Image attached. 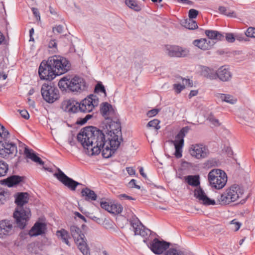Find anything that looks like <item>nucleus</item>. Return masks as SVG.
Masks as SVG:
<instances>
[{
	"label": "nucleus",
	"instance_id": "1",
	"mask_svg": "<svg viewBox=\"0 0 255 255\" xmlns=\"http://www.w3.org/2000/svg\"><path fill=\"white\" fill-rule=\"evenodd\" d=\"M77 139L89 155L99 154L102 151L103 156L111 157L118 148H115L110 140H105L103 132L93 127H87L82 129L77 135Z\"/></svg>",
	"mask_w": 255,
	"mask_h": 255
},
{
	"label": "nucleus",
	"instance_id": "2",
	"mask_svg": "<svg viewBox=\"0 0 255 255\" xmlns=\"http://www.w3.org/2000/svg\"><path fill=\"white\" fill-rule=\"evenodd\" d=\"M244 193V190L242 187L234 184L227 188L218 198L216 202L214 200L209 198L200 187H197L194 190V196L200 203L205 205H229L242 198Z\"/></svg>",
	"mask_w": 255,
	"mask_h": 255
},
{
	"label": "nucleus",
	"instance_id": "3",
	"mask_svg": "<svg viewBox=\"0 0 255 255\" xmlns=\"http://www.w3.org/2000/svg\"><path fill=\"white\" fill-rule=\"evenodd\" d=\"M28 200L29 195L26 192L19 193L15 197V203L17 207L13 216L17 227L21 229L26 227L31 215L30 209L25 206Z\"/></svg>",
	"mask_w": 255,
	"mask_h": 255
},
{
	"label": "nucleus",
	"instance_id": "4",
	"mask_svg": "<svg viewBox=\"0 0 255 255\" xmlns=\"http://www.w3.org/2000/svg\"><path fill=\"white\" fill-rule=\"evenodd\" d=\"M98 104V98L95 95H90L80 103L76 102L74 100L65 101L62 104V108L66 112L71 113H89L92 112Z\"/></svg>",
	"mask_w": 255,
	"mask_h": 255
},
{
	"label": "nucleus",
	"instance_id": "5",
	"mask_svg": "<svg viewBox=\"0 0 255 255\" xmlns=\"http://www.w3.org/2000/svg\"><path fill=\"white\" fill-rule=\"evenodd\" d=\"M58 86L62 90L68 89L72 92H80L86 89V83L81 77L66 75L59 80Z\"/></svg>",
	"mask_w": 255,
	"mask_h": 255
},
{
	"label": "nucleus",
	"instance_id": "6",
	"mask_svg": "<svg viewBox=\"0 0 255 255\" xmlns=\"http://www.w3.org/2000/svg\"><path fill=\"white\" fill-rule=\"evenodd\" d=\"M48 58L49 66L54 69L57 75L64 74L70 70L71 63L66 58L60 55H54Z\"/></svg>",
	"mask_w": 255,
	"mask_h": 255
},
{
	"label": "nucleus",
	"instance_id": "7",
	"mask_svg": "<svg viewBox=\"0 0 255 255\" xmlns=\"http://www.w3.org/2000/svg\"><path fill=\"white\" fill-rule=\"evenodd\" d=\"M108 140L113 147L118 148L122 140L121 124L120 122L111 121L106 126Z\"/></svg>",
	"mask_w": 255,
	"mask_h": 255
},
{
	"label": "nucleus",
	"instance_id": "8",
	"mask_svg": "<svg viewBox=\"0 0 255 255\" xmlns=\"http://www.w3.org/2000/svg\"><path fill=\"white\" fill-rule=\"evenodd\" d=\"M70 233L75 243L79 250L84 255H90L89 248L87 244V240L81 229L76 226L70 227Z\"/></svg>",
	"mask_w": 255,
	"mask_h": 255
},
{
	"label": "nucleus",
	"instance_id": "9",
	"mask_svg": "<svg viewBox=\"0 0 255 255\" xmlns=\"http://www.w3.org/2000/svg\"><path fill=\"white\" fill-rule=\"evenodd\" d=\"M208 178L211 186L216 189H222L227 182L226 173L219 169H214L210 171Z\"/></svg>",
	"mask_w": 255,
	"mask_h": 255
},
{
	"label": "nucleus",
	"instance_id": "10",
	"mask_svg": "<svg viewBox=\"0 0 255 255\" xmlns=\"http://www.w3.org/2000/svg\"><path fill=\"white\" fill-rule=\"evenodd\" d=\"M41 93L43 99L49 103H53L59 97V90L52 83L43 84Z\"/></svg>",
	"mask_w": 255,
	"mask_h": 255
},
{
	"label": "nucleus",
	"instance_id": "11",
	"mask_svg": "<svg viewBox=\"0 0 255 255\" xmlns=\"http://www.w3.org/2000/svg\"><path fill=\"white\" fill-rule=\"evenodd\" d=\"M188 152L192 157L197 159L206 158L210 154V151L207 146L201 143L191 145L189 147Z\"/></svg>",
	"mask_w": 255,
	"mask_h": 255
},
{
	"label": "nucleus",
	"instance_id": "12",
	"mask_svg": "<svg viewBox=\"0 0 255 255\" xmlns=\"http://www.w3.org/2000/svg\"><path fill=\"white\" fill-rule=\"evenodd\" d=\"M38 73L41 79L52 80L57 76L54 69L49 66V58L46 62L42 61L39 67Z\"/></svg>",
	"mask_w": 255,
	"mask_h": 255
},
{
	"label": "nucleus",
	"instance_id": "13",
	"mask_svg": "<svg viewBox=\"0 0 255 255\" xmlns=\"http://www.w3.org/2000/svg\"><path fill=\"white\" fill-rule=\"evenodd\" d=\"M6 138L0 141V156L3 158L7 157L9 155H16L17 147L14 143L7 141Z\"/></svg>",
	"mask_w": 255,
	"mask_h": 255
},
{
	"label": "nucleus",
	"instance_id": "14",
	"mask_svg": "<svg viewBox=\"0 0 255 255\" xmlns=\"http://www.w3.org/2000/svg\"><path fill=\"white\" fill-rule=\"evenodd\" d=\"M54 176L63 185L72 191H75L77 186L80 184L79 182L66 175L60 169H58V172L55 173Z\"/></svg>",
	"mask_w": 255,
	"mask_h": 255
},
{
	"label": "nucleus",
	"instance_id": "15",
	"mask_svg": "<svg viewBox=\"0 0 255 255\" xmlns=\"http://www.w3.org/2000/svg\"><path fill=\"white\" fill-rule=\"evenodd\" d=\"M165 52L169 56L175 57H185L189 54L187 48L176 45L166 46Z\"/></svg>",
	"mask_w": 255,
	"mask_h": 255
},
{
	"label": "nucleus",
	"instance_id": "16",
	"mask_svg": "<svg viewBox=\"0 0 255 255\" xmlns=\"http://www.w3.org/2000/svg\"><path fill=\"white\" fill-rule=\"evenodd\" d=\"M169 243L164 241H160L157 239H154L148 245L152 252L156 255H160L163 253L169 248Z\"/></svg>",
	"mask_w": 255,
	"mask_h": 255
},
{
	"label": "nucleus",
	"instance_id": "17",
	"mask_svg": "<svg viewBox=\"0 0 255 255\" xmlns=\"http://www.w3.org/2000/svg\"><path fill=\"white\" fill-rule=\"evenodd\" d=\"M14 232V227L11 221L3 220L0 221V238L5 239Z\"/></svg>",
	"mask_w": 255,
	"mask_h": 255
},
{
	"label": "nucleus",
	"instance_id": "18",
	"mask_svg": "<svg viewBox=\"0 0 255 255\" xmlns=\"http://www.w3.org/2000/svg\"><path fill=\"white\" fill-rule=\"evenodd\" d=\"M183 131V129L177 135L175 140L173 141L175 148L174 155L178 158L181 157L182 156V147L184 144Z\"/></svg>",
	"mask_w": 255,
	"mask_h": 255
},
{
	"label": "nucleus",
	"instance_id": "19",
	"mask_svg": "<svg viewBox=\"0 0 255 255\" xmlns=\"http://www.w3.org/2000/svg\"><path fill=\"white\" fill-rule=\"evenodd\" d=\"M46 225L45 223L36 222L29 231L28 234L31 237H35L45 233Z\"/></svg>",
	"mask_w": 255,
	"mask_h": 255
},
{
	"label": "nucleus",
	"instance_id": "20",
	"mask_svg": "<svg viewBox=\"0 0 255 255\" xmlns=\"http://www.w3.org/2000/svg\"><path fill=\"white\" fill-rule=\"evenodd\" d=\"M216 79L219 78L221 81L227 82L231 80L232 74L228 68L222 66L217 70Z\"/></svg>",
	"mask_w": 255,
	"mask_h": 255
},
{
	"label": "nucleus",
	"instance_id": "21",
	"mask_svg": "<svg viewBox=\"0 0 255 255\" xmlns=\"http://www.w3.org/2000/svg\"><path fill=\"white\" fill-rule=\"evenodd\" d=\"M215 43L206 38L196 39L193 42L194 45L203 50L210 49Z\"/></svg>",
	"mask_w": 255,
	"mask_h": 255
},
{
	"label": "nucleus",
	"instance_id": "22",
	"mask_svg": "<svg viewBox=\"0 0 255 255\" xmlns=\"http://www.w3.org/2000/svg\"><path fill=\"white\" fill-rule=\"evenodd\" d=\"M20 146L24 149V153L26 157L31 159L33 161L38 163L40 165H43L44 162L40 158L36 156V155L33 152L32 150H30L25 145V144L20 143Z\"/></svg>",
	"mask_w": 255,
	"mask_h": 255
},
{
	"label": "nucleus",
	"instance_id": "23",
	"mask_svg": "<svg viewBox=\"0 0 255 255\" xmlns=\"http://www.w3.org/2000/svg\"><path fill=\"white\" fill-rule=\"evenodd\" d=\"M200 68L202 76L211 80L216 79L217 71L204 66H201Z\"/></svg>",
	"mask_w": 255,
	"mask_h": 255
},
{
	"label": "nucleus",
	"instance_id": "24",
	"mask_svg": "<svg viewBox=\"0 0 255 255\" xmlns=\"http://www.w3.org/2000/svg\"><path fill=\"white\" fill-rule=\"evenodd\" d=\"M215 97L222 102H225L228 104L234 105L237 102V99L232 95L230 94H225L222 93H216Z\"/></svg>",
	"mask_w": 255,
	"mask_h": 255
},
{
	"label": "nucleus",
	"instance_id": "25",
	"mask_svg": "<svg viewBox=\"0 0 255 255\" xmlns=\"http://www.w3.org/2000/svg\"><path fill=\"white\" fill-rule=\"evenodd\" d=\"M205 33L209 39V40H210L211 41L215 42V40H222L224 38L223 35H222L221 33L216 30H206L205 31Z\"/></svg>",
	"mask_w": 255,
	"mask_h": 255
},
{
	"label": "nucleus",
	"instance_id": "26",
	"mask_svg": "<svg viewBox=\"0 0 255 255\" xmlns=\"http://www.w3.org/2000/svg\"><path fill=\"white\" fill-rule=\"evenodd\" d=\"M101 113L106 119H110L111 115L113 113L112 106L108 103H105L101 107Z\"/></svg>",
	"mask_w": 255,
	"mask_h": 255
},
{
	"label": "nucleus",
	"instance_id": "27",
	"mask_svg": "<svg viewBox=\"0 0 255 255\" xmlns=\"http://www.w3.org/2000/svg\"><path fill=\"white\" fill-rule=\"evenodd\" d=\"M56 235L63 243L70 246V244L69 242L70 237L67 231L64 229L58 231H57Z\"/></svg>",
	"mask_w": 255,
	"mask_h": 255
},
{
	"label": "nucleus",
	"instance_id": "28",
	"mask_svg": "<svg viewBox=\"0 0 255 255\" xmlns=\"http://www.w3.org/2000/svg\"><path fill=\"white\" fill-rule=\"evenodd\" d=\"M81 194L83 196L86 197V200H90L95 201L97 199V195L94 191L90 190L88 188L83 189L81 191Z\"/></svg>",
	"mask_w": 255,
	"mask_h": 255
},
{
	"label": "nucleus",
	"instance_id": "29",
	"mask_svg": "<svg viewBox=\"0 0 255 255\" xmlns=\"http://www.w3.org/2000/svg\"><path fill=\"white\" fill-rule=\"evenodd\" d=\"M185 178L190 185L197 186L200 184L199 176L198 175H189L185 177Z\"/></svg>",
	"mask_w": 255,
	"mask_h": 255
},
{
	"label": "nucleus",
	"instance_id": "30",
	"mask_svg": "<svg viewBox=\"0 0 255 255\" xmlns=\"http://www.w3.org/2000/svg\"><path fill=\"white\" fill-rule=\"evenodd\" d=\"M22 180V177L18 176H12L6 179L5 184L8 187L19 183Z\"/></svg>",
	"mask_w": 255,
	"mask_h": 255
},
{
	"label": "nucleus",
	"instance_id": "31",
	"mask_svg": "<svg viewBox=\"0 0 255 255\" xmlns=\"http://www.w3.org/2000/svg\"><path fill=\"white\" fill-rule=\"evenodd\" d=\"M182 25L186 28L189 29H195L198 27L196 21L193 19H185L182 23Z\"/></svg>",
	"mask_w": 255,
	"mask_h": 255
},
{
	"label": "nucleus",
	"instance_id": "32",
	"mask_svg": "<svg viewBox=\"0 0 255 255\" xmlns=\"http://www.w3.org/2000/svg\"><path fill=\"white\" fill-rule=\"evenodd\" d=\"M122 211L123 207L121 204L111 202L110 212L109 213L114 214H119L121 213Z\"/></svg>",
	"mask_w": 255,
	"mask_h": 255
},
{
	"label": "nucleus",
	"instance_id": "33",
	"mask_svg": "<svg viewBox=\"0 0 255 255\" xmlns=\"http://www.w3.org/2000/svg\"><path fill=\"white\" fill-rule=\"evenodd\" d=\"M218 9L220 13L228 16L234 17L237 16L236 13L234 11L231 10V9L227 8L225 6H220Z\"/></svg>",
	"mask_w": 255,
	"mask_h": 255
},
{
	"label": "nucleus",
	"instance_id": "34",
	"mask_svg": "<svg viewBox=\"0 0 255 255\" xmlns=\"http://www.w3.org/2000/svg\"><path fill=\"white\" fill-rule=\"evenodd\" d=\"M125 3L128 7L135 11H139L141 8L135 0H126Z\"/></svg>",
	"mask_w": 255,
	"mask_h": 255
},
{
	"label": "nucleus",
	"instance_id": "35",
	"mask_svg": "<svg viewBox=\"0 0 255 255\" xmlns=\"http://www.w3.org/2000/svg\"><path fill=\"white\" fill-rule=\"evenodd\" d=\"M8 169V164L4 161L0 159V177L5 176Z\"/></svg>",
	"mask_w": 255,
	"mask_h": 255
},
{
	"label": "nucleus",
	"instance_id": "36",
	"mask_svg": "<svg viewBox=\"0 0 255 255\" xmlns=\"http://www.w3.org/2000/svg\"><path fill=\"white\" fill-rule=\"evenodd\" d=\"M140 230L139 232H137V230L135 231V235H140L142 237H147L150 233V230L145 228L142 224H139Z\"/></svg>",
	"mask_w": 255,
	"mask_h": 255
},
{
	"label": "nucleus",
	"instance_id": "37",
	"mask_svg": "<svg viewBox=\"0 0 255 255\" xmlns=\"http://www.w3.org/2000/svg\"><path fill=\"white\" fill-rule=\"evenodd\" d=\"M241 225L242 224L236 219L233 220L230 222V229L235 232H237L239 230Z\"/></svg>",
	"mask_w": 255,
	"mask_h": 255
},
{
	"label": "nucleus",
	"instance_id": "38",
	"mask_svg": "<svg viewBox=\"0 0 255 255\" xmlns=\"http://www.w3.org/2000/svg\"><path fill=\"white\" fill-rule=\"evenodd\" d=\"M160 121L157 119H154L148 122L147 125V127H151L154 128L156 130H158L160 128L159 126Z\"/></svg>",
	"mask_w": 255,
	"mask_h": 255
},
{
	"label": "nucleus",
	"instance_id": "39",
	"mask_svg": "<svg viewBox=\"0 0 255 255\" xmlns=\"http://www.w3.org/2000/svg\"><path fill=\"white\" fill-rule=\"evenodd\" d=\"M207 120L209 121L211 124L215 127H219L221 126V123H220L219 121L213 115H210L207 118Z\"/></svg>",
	"mask_w": 255,
	"mask_h": 255
},
{
	"label": "nucleus",
	"instance_id": "40",
	"mask_svg": "<svg viewBox=\"0 0 255 255\" xmlns=\"http://www.w3.org/2000/svg\"><path fill=\"white\" fill-rule=\"evenodd\" d=\"M164 255H185V254L181 251L175 249H170L165 253Z\"/></svg>",
	"mask_w": 255,
	"mask_h": 255
},
{
	"label": "nucleus",
	"instance_id": "41",
	"mask_svg": "<svg viewBox=\"0 0 255 255\" xmlns=\"http://www.w3.org/2000/svg\"><path fill=\"white\" fill-rule=\"evenodd\" d=\"M8 196V194L3 190L0 189V204H4L6 198Z\"/></svg>",
	"mask_w": 255,
	"mask_h": 255
},
{
	"label": "nucleus",
	"instance_id": "42",
	"mask_svg": "<svg viewBox=\"0 0 255 255\" xmlns=\"http://www.w3.org/2000/svg\"><path fill=\"white\" fill-rule=\"evenodd\" d=\"M179 80H181L182 81V85L184 86V88L185 87H192L193 86V83L189 79L183 78L182 77L179 78Z\"/></svg>",
	"mask_w": 255,
	"mask_h": 255
},
{
	"label": "nucleus",
	"instance_id": "43",
	"mask_svg": "<svg viewBox=\"0 0 255 255\" xmlns=\"http://www.w3.org/2000/svg\"><path fill=\"white\" fill-rule=\"evenodd\" d=\"M245 34L247 37L255 38V28L253 27H249L245 32Z\"/></svg>",
	"mask_w": 255,
	"mask_h": 255
},
{
	"label": "nucleus",
	"instance_id": "44",
	"mask_svg": "<svg viewBox=\"0 0 255 255\" xmlns=\"http://www.w3.org/2000/svg\"><path fill=\"white\" fill-rule=\"evenodd\" d=\"M8 131L5 129L4 127L0 124V136L5 139L8 137Z\"/></svg>",
	"mask_w": 255,
	"mask_h": 255
},
{
	"label": "nucleus",
	"instance_id": "45",
	"mask_svg": "<svg viewBox=\"0 0 255 255\" xmlns=\"http://www.w3.org/2000/svg\"><path fill=\"white\" fill-rule=\"evenodd\" d=\"M111 203H109L106 201H101L100 206L102 208L107 211L108 212H110Z\"/></svg>",
	"mask_w": 255,
	"mask_h": 255
},
{
	"label": "nucleus",
	"instance_id": "46",
	"mask_svg": "<svg viewBox=\"0 0 255 255\" xmlns=\"http://www.w3.org/2000/svg\"><path fill=\"white\" fill-rule=\"evenodd\" d=\"M131 224L133 228L134 234H135V231L137 230V232H139L140 230V227L139 224H142L138 220L132 221Z\"/></svg>",
	"mask_w": 255,
	"mask_h": 255
},
{
	"label": "nucleus",
	"instance_id": "47",
	"mask_svg": "<svg viewBox=\"0 0 255 255\" xmlns=\"http://www.w3.org/2000/svg\"><path fill=\"white\" fill-rule=\"evenodd\" d=\"M179 83L178 84H174L173 85V89L177 94L180 93L181 91L184 89V86L182 85L179 81Z\"/></svg>",
	"mask_w": 255,
	"mask_h": 255
},
{
	"label": "nucleus",
	"instance_id": "48",
	"mask_svg": "<svg viewBox=\"0 0 255 255\" xmlns=\"http://www.w3.org/2000/svg\"><path fill=\"white\" fill-rule=\"evenodd\" d=\"M198 14V11L194 9H191L189 11V19H193L195 18Z\"/></svg>",
	"mask_w": 255,
	"mask_h": 255
},
{
	"label": "nucleus",
	"instance_id": "49",
	"mask_svg": "<svg viewBox=\"0 0 255 255\" xmlns=\"http://www.w3.org/2000/svg\"><path fill=\"white\" fill-rule=\"evenodd\" d=\"M226 39L228 42L232 43L235 41L236 38L233 33H228L226 34Z\"/></svg>",
	"mask_w": 255,
	"mask_h": 255
},
{
	"label": "nucleus",
	"instance_id": "50",
	"mask_svg": "<svg viewBox=\"0 0 255 255\" xmlns=\"http://www.w3.org/2000/svg\"><path fill=\"white\" fill-rule=\"evenodd\" d=\"M92 117V115H87L86 116V117L83 118V119H81L80 121H78L77 122V123L80 124V125H84V124H85L89 119H90Z\"/></svg>",
	"mask_w": 255,
	"mask_h": 255
},
{
	"label": "nucleus",
	"instance_id": "51",
	"mask_svg": "<svg viewBox=\"0 0 255 255\" xmlns=\"http://www.w3.org/2000/svg\"><path fill=\"white\" fill-rule=\"evenodd\" d=\"M159 112V110L157 109H154L149 111L147 113V116L148 117H152L156 115Z\"/></svg>",
	"mask_w": 255,
	"mask_h": 255
},
{
	"label": "nucleus",
	"instance_id": "52",
	"mask_svg": "<svg viewBox=\"0 0 255 255\" xmlns=\"http://www.w3.org/2000/svg\"><path fill=\"white\" fill-rule=\"evenodd\" d=\"M63 27L62 25H57L53 28V31L54 32H57L58 33H61L63 31Z\"/></svg>",
	"mask_w": 255,
	"mask_h": 255
},
{
	"label": "nucleus",
	"instance_id": "53",
	"mask_svg": "<svg viewBox=\"0 0 255 255\" xmlns=\"http://www.w3.org/2000/svg\"><path fill=\"white\" fill-rule=\"evenodd\" d=\"M128 185L131 188L134 187L137 189H139L140 188L139 185L136 184L135 180L134 179L131 180L128 183Z\"/></svg>",
	"mask_w": 255,
	"mask_h": 255
},
{
	"label": "nucleus",
	"instance_id": "54",
	"mask_svg": "<svg viewBox=\"0 0 255 255\" xmlns=\"http://www.w3.org/2000/svg\"><path fill=\"white\" fill-rule=\"evenodd\" d=\"M19 113L21 115V117L25 119H28L29 118V115L28 113L26 110H21L19 111Z\"/></svg>",
	"mask_w": 255,
	"mask_h": 255
},
{
	"label": "nucleus",
	"instance_id": "55",
	"mask_svg": "<svg viewBox=\"0 0 255 255\" xmlns=\"http://www.w3.org/2000/svg\"><path fill=\"white\" fill-rule=\"evenodd\" d=\"M100 91L106 94V90L104 86L101 84H98L95 88V91Z\"/></svg>",
	"mask_w": 255,
	"mask_h": 255
},
{
	"label": "nucleus",
	"instance_id": "56",
	"mask_svg": "<svg viewBox=\"0 0 255 255\" xmlns=\"http://www.w3.org/2000/svg\"><path fill=\"white\" fill-rule=\"evenodd\" d=\"M32 11L37 19L40 20V16L38 9L35 7H32Z\"/></svg>",
	"mask_w": 255,
	"mask_h": 255
},
{
	"label": "nucleus",
	"instance_id": "57",
	"mask_svg": "<svg viewBox=\"0 0 255 255\" xmlns=\"http://www.w3.org/2000/svg\"><path fill=\"white\" fill-rule=\"evenodd\" d=\"M101 224H103L105 228L107 229L111 228L112 227V224H111L110 222L106 219H105L104 221L103 220V222Z\"/></svg>",
	"mask_w": 255,
	"mask_h": 255
},
{
	"label": "nucleus",
	"instance_id": "58",
	"mask_svg": "<svg viewBox=\"0 0 255 255\" xmlns=\"http://www.w3.org/2000/svg\"><path fill=\"white\" fill-rule=\"evenodd\" d=\"M127 171L130 175H134L135 173V171L132 167H127Z\"/></svg>",
	"mask_w": 255,
	"mask_h": 255
},
{
	"label": "nucleus",
	"instance_id": "59",
	"mask_svg": "<svg viewBox=\"0 0 255 255\" xmlns=\"http://www.w3.org/2000/svg\"><path fill=\"white\" fill-rule=\"evenodd\" d=\"M57 43L55 40H51L48 44L49 48H56Z\"/></svg>",
	"mask_w": 255,
	"mask_h": 255
},
{
	"label": "nucleus",
	"instance_id": "60",
	"mask_svg": "<svg viewBox=\"0 0 255 255\" xmlns=\"http://www.w3.org/2000/svg\"><path fill=\"white\" fill-rule=\"evenodd\" d=\"M119 198L122 199V198H125L128 200H134V199L131 196H129L125 194H121L119 195Z\"/></svg>",
	"mask_w": 255,
	"mask_h": 255
},
{
	"label": "nucleus",
	"instance_id": "61",
	"mask_svg": "<svg viewBox=\"0 0 255 255\" xmlns=\"http://www.w3.org/2000/svg\"><path fill=\"white\" fill-rule=\"evenodd\" d=\"M198 92L197 90H192L191 91L189 97L190 98H192V97L195 96L197 95Z\"/></svg>",
	"mask_w": 255,
	"mask_h": 255
},
{
	"label": "nucleus",
	"instance_id": "62",
	"mask_svg": "<svg viewBox=\"0 0 255 255\" xmlns=\"http://www.w3.org/2000/svg\"><path fill=\"white\" fill-rule=\"evenodd\" d=\"M7 77V74L4 73L3 72H0V79H2L3 80H5Z\"/></svg>",
	"mask_w": 255,
	"mask_h": 255
},
{
	"label": "nucleus",
	"instance_id": "63",
	"mask_svg": "<svg viewBox=\"0 0 255 255\" xmlns=\"http://www.w3.org/2000/svg\"><path fill=\"white\" fill-rule=\"evenodd\" d=\"M139 172H140V174L143 177H144V178H147L146 175L144 172L143 167H140V169H139Z\"/></svg>",
	"mask_w": 255,
	"mask_h": 255
},
{
	"label": "nucleus",
	"instance_id": "64",
	"mask_svg": "<svg viewBox=\"0 0 255 255\" xmlns=\"http://www.w3.org/2000/svg\"><path fill=\"white\" fill-rule=\"evenodd\" d=\"M93 219L96 222L98 223L99 224H101L102 222H103L102 219H101V218H98L96 217H94L93 218Z\"/></svg>",
	"mask_w": 255,
	"mask_h": 255
}]
</instances>
